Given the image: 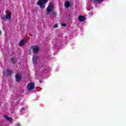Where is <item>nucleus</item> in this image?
<instances>
[{
  "mask_svg": "<svg viewBox=\"0 0 126 126\" xmlns=\"http://www.w3.org/2000/svg\"><path fill=\"white\" fill-rule=\"evenodd\" d=\"M48 2V0H39L37 1V5H39V7L41 9H44L45 6H46V3Z\"/></svg>",
  "mask_w": 126,
  "mask_h": 126,
  "instance_id": "f257e3e1",
  "label": "nucleus"
},
{
  "mask_svg": "<svg viewBox=\"0 0 126 126\" xmlns=\"http://www.w3.org/2000/svg\"><path fill=\"white\" fill-rule=\"evenodd\" d=\"M53 10H54V5L52 4V2H50L46 8V12L47 13H51Z\"/></svg>",
  "mask_w": 126,
  "mask_h": 126,
  "instance_id": "f03ea898",
  "label": "nucleus"
},
{
  "mask_svg": "<svg viewBox=\"0 0 126 126\" xmlns=\"http://www.w3.org/2000/svg\"><path fill=\"white\" fill-rule=\"evenodd\" d=\"M35 88V85L34 84V83H30L28 84L27 86V89L28 90H33Z\"/></svg>",
  "mask_w": 126,
  "mask_h": 126,
  "instance_id": "7ed1b4c3",
  "label": "nucleus"
},
{
  "mask_svg": "<svg viewBox=\"0 0 126 126\" xmlns=\"http://www.w3.org/2000/svg\"><path fill=\"white\" fill-rule=\"evenodd\" d=\"M26 43H27V40H25V38H24L23 39H22L19 43V46L20 47H22L23 46H24V45H25V44H26Z\"/></svg>",
  "mask_w": 126,
  "mask_h": 126,
  "instance_id": "20e7f679",
  "label": "nucleus"
},
{
  "mask_svg": "<svg viewBox=\"0 0 126 126\" xmlns=\"http://www.w3.org/2000/svg\"><path fill=\"white\" fill-rule=\"evenodd\" d=\"M32 50H33L35 54H37L39 52V47L35 46L31 47Z\"/></svg>",
  "mask_w": 126,
  "mask_h": 126,
  "instance_id": "39448f33",
  "label": "nucleus"
},
{
  "mask_svg": "<svg viewBox=\"0 0 126 126\" xmlns=\"http://www.w3.org/2000/svg\"><path fill=\"white\" fill-rule=\"evenodd\" d=\"M6 76H11V75L12 74V70H8V69H6Z\"/></svg>",
  "mask_w": 126,
  "mask_h": 126,
  "instance_id": "423d86ee",
  "label": "nucleus"
},
{
  "mask_svg": "<svg viewBox=\"0 0 126 126\" xmlns=\"http://www.w3.org/2000/svg\"><path fill=\"white\" fill-rule=\"evenodd\" d=\"M15 78L17 82H19V81L21 80V78H22L21 75L19 74H16L15 75Z\"/></svg>",
  "mask_w": 126,
  "mask_h": 126,
  "instance_id": "0eeeda50",
  "label": "nucleus"
},
{
  "mask_svg": "<svg viewBox=\"0 0 126 126\" xmlns=\"http://www.w3.org/2000/svg\"><path fill=\"white\" fill-rule=\"evenodd\" d=\"M39 60V57L37 56H34L32 57L33 63H37V62Z\"/></svg>",
  "mask_w": 126,
  "mask_h": 126,
  "instance_id": "6e6552de",
  "label": "nucleus"
},
{
  "mask_svg": "<svg viewBox=\"0 0 126 126\" xmlns=\"http://www.w3.org/2000/svg\"><path fill=\"white\" fill-rule=\"evenodd\" d=\"M79 21H80V22H83L84 21H85V19L84 16H79L78 17Z\"/></svg>",
  "mask_w": 126,
  "mask_h": 126,
  "instance_id": "1a4fd4ad",
  "label": "nucleus"
},
{
  "mask_svg": "<svg viewBox=\"0 0 126 126\" xmlns=\"http://www.w3.org/2000/svg\"><path fill=\"white\" fill-rule=\"evenodd\" d=\"M6 19H11V13L10 12H7Z\"/></svg>",
  "mask_w": 126,
  "mask_h": 126,
  "instance_id": "9d476101",
  "label": "nucleus"
},
{
  "mask_svg": "<svg viewBox=\"0 0 126 126\" xmlns=\"http://www.w3.org/2000/svg\"><path fill=\"white\" fill-rule=\"evenodd\" d=\"M64 6H65L66 8H68V7L70 6V2H69V1H65L64 2Z\"/></svg>",
  "mask_w": 126,
  "mask_h": 126,
  "instance_id": "9b49d317",
  "label": "nucleus"
},
{
  "mask_svg": "<svg viewBox=\"0 0 126 126\" xmlns=\"http://www.w3.org/2000/svg\"><path fill=\"white\" fill-rule=\"evenodd\" d=\"M10 60L12 62V63L13 64L15 63L16 62V61H17V59H16V58H15V57H13Z\"/></svg>",
  "mask_w": 126,
  "mask_h": 126,
  "instance_id": "f8f14e48",
  "label": "nucleus"
},
{
  "mask_svg": "<svg viewBox=\"0 0 126 126\" xmlns=\"http://www.w3.org/2000/svg\"><path fill=\"white\" fill-rule=\"evenodd\" d=\"M57 16V13L53 12L52 14L50 15V17L51 18H54V17H56Z\"/></svg>",
  "mask_w": 126,
  "mask_h": 126,
  "instance_id": "ddd939ff",
  "label": "nucleus"
},
{
  "mask_svg": "<svg viewBox=\"0 0 126 126\" xmlns=\"http://www.w3.org/2000/svg\"><path fill=\"white\" fill-rule=\"evenodd\" d=\"M104 0H94V3H99V2H101V1H103Z\"/></svg>",
  "mask_w": 126,
  "mask_h": 126,
  "instance_id": "4468645a",
  "label": "nucleus"
},
{
  "mask_svg": "<svg viewBox=\"0 0 126 126\" xmlns=\"http://www.w3.org/2000/svg\"><path fill=\"white\" fill-rule=\"evenodd\" d=\"M4 118H6V120H7V121H11V118H10V117H8V116H6L5 115L4 116Z\"/></svg>",
  "mask_w": 126,
  "mask_h": 126,
  "instance_id": "2eb2a0df",
  "label": "nucleus"
},
{
  "mask_svg": "<svg viewBox=\"0 0 126 126\" xmlns=\"http://www.w3.org/2000/svg\"><path fill=\"white\" fill-rule=\"evenodd\" d=\"M1 20H3V21H5L6 18H5V17H4V16H2V17H1Z\"/></svg>",
  "mask_w": 126,
  "mask_h": 126,
  "instance_id": "dca6fc26",
  "label": "nucleus"
},
{
  "mask_svg": "<svg viewBox=\"0 0 126 126\" xmlns=\"http://www.w3.org/2000/svg\"><path fill=\"white\" fill-rule=\"evenodd\" d=\"M62 26H64V27H65L66 26V23H62L61 24Z\"/></svg>",
  "mask_w": 126,
  "mask_h": 126,
  "instance_id": "f3484780",
  "label": "nucleus"
},
{
  "mask_svg": "<svg viewBox=\"0 0 126 126\" xmlns=\"http://www.w3.org/2000/svg\"><path fill=\"white\" fill-rule=\"evenodd\" d=\"M58 24H55L53 28H57V27H58Z\"/></svg>",
  "mask_w": 126,
  "mask_h": 126,
  "instance_id": "a211bd4d",
  "label": "nucleus"
},
{
  "mask_svg": "<svg viewBox=\"0 0 126 126\" xmlns=\"http://www.w3.org/2000/svg\"><path fill=\"white\" fill-rule=\"evenodd\" d=\"M21 110H22L23 111H24V110H25V108L24 107H22L21 108Z\"/></svg>",
  "mask_w": 126,
  "mask_h": 126,
  "instance_id": "6ab92c4d",
  "label": "nucleus"
},
{
  "mask_svg": "<svg viewBox=\"0 0 126 126\" xmlns=\"http://www.w3.org/2000/svg\"><path fill=\"white\" fill-rule=\"evenodd\" d=\"M1 35V31H0V36Z\"/></svg>",
  "mask_w": 126,
  "mask_h": 126,
  "instance_id": "aec40b11",
  "label": "nucleus"
},
{
  "mask_svg": "<svg viewBox=\"0 0 126 126\" xmlns=\"http://www.w3.org/2000/svg\"><path fill=\"white\" fill-rule=\"evenodd\" d=\"M17 126H20V124H17Z\"/></svg>",
  "mask_w": 126,
  "mask_h": 126,
  "instance_id": "412c9836",
  "label": "nucleus"
}]
</instances>
